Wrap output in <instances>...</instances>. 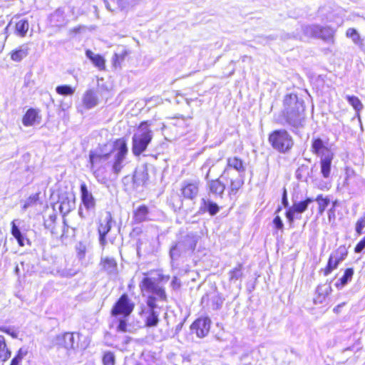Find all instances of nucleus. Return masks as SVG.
Masks as SVG:
<instances>
[{"instance_id":"1","label":"nucleus","mask_w":365,"mask_h":365,"mask_svg":"<svg viewBox=\"0 0 365 365\" xmlns=\"http://www.w3.org/2000/svg\"><path fill=\"white\" fill-rule=\"evenodd\" d=\"M128 152V148L124 139L115 141L112 150L108 153L101 150L90 151L91 170L97 181L103 184L107 182L108 169L115 175H118L125 165Z\"/></svg>"},{"instance_id":"36","label":"nucleus","mask_w":365,"mask_h":365,"mask_svg":"<svg viewBox=\"0 0 365 365\" xmlns=\"http://www.w3.org/2000/svg\"><path fill=\"white\" fill-rule=\"evenodd\" d=\"M346 99L348 103L354 108V109L359 112L363 108V104L361 103L359 98L355 96H346Z\"/></svg>"},{"instance_id":"11","label":"nucleus","mask_w":365,"mask_h":365,"mask_svg":"<svg viewBox=\"0 0 365 365\" xmlns=\"http://www.w3.org/2000/svg\"><path fill=\"white\" fill-rule=\"evenodd\" d=\"M207 189L209 197L217 201L223 198L225 185L220 179L212 180L207 181Z\"/></svg>"},{"instance_id":"22","label":"nucleus","mask_w":365,"mask_h":365,"mask_svg":"<svg viewBox=\"0 0 365 365\" xmlns=\"http://www.w3.org/2000/svg\"><path fill=\"white\" fill-rule=\"evenodd\" d=\"M311 151L319 158H322L327 151H331V150L324 145V141L321 138H318L312 140Z\"/></svg>"},{"instance_id":"39","label":"nucleus","mask_w":365,"mask_h":365,"mask_svg":"<svg viewBox=\"0 0 365 365\" xmlns=\"http://www.w3.org/2000/svg\"><path fill=\"white\" fill-rule=\"evenodd\" d=\"M129 54V51L125 49H122L118 53H115L113 58V64L115 67L120 66L121 62L125 59V56Z\"/></svg>"},{"instance_id":"26","label":"nucleus","mask_w":365,"mask_h":365,"mask_svg":"<svg viewBox=\"0 0 365 365\" xmlns=\"http://www.w3.org/2000/svg\"><path fill=\"white\" fill-rule=\"evenodd\" d=\"M313 202L314 198L307 197L303 201L294 202L291 207L297 214H302L307 210L309 205Z\"/></svg>"},{"instance_id":"49","label":"nucleus","mask_w":365,"mask_h":365,"mask_svg":"<svg viewBox=\"0 0 365 365\" xmlns=\"http://www.w3.org/2000/svg\"><path fill=\"white\" fill-rule=\"evenodd\" d=\"M274 227L278 230H282L284 227L283 222L279 216H276L273 220Z\"/></svg>"},{"instance_id":"6","label":"nucleus","mask_w":365,"mask_h":365,"mask_svg":"<svg viewBox=\"0 0 365 365\" xmlns=\"http://www.w3.org/2000/svg\"><path fill=\"white\" fill-rule=\"evenodd\" d=\"M197 241L195 237H185L170 249V257L171 262L178 260L182 255H190L195 249Z\"/></svg>"},{"instance_id":"28","label":"nucleus","mask_w":365,"mask_h":365,"mask_svg":"<svg viewBox=\"0 0 365 365\" xmlns=\"http://www.w3.org/2000/svg\"><path fill=\"white\" fill-rule=\"evenodd\" d=\"M148 208L145 205L138 207L134 212L133 219L136 223H140L147 220Z\"/></svg>"},{"instance_id":"62","label":"nucleus","mask_w":365,"mask_h":365,"mask_svg":"<svg viewBox=\"0 0 365 365\" xmlns=\"http://www.w3.org/2000/svg\"><path fill=\"white\" fill-rule=\"evenodd\" d=\"M14 272L16 275H19L20 274V268L19 266L17 264L14 269Z\"/></svg>"},{"instance_id":"3","label":"nucleus","mask_w":365,"mask_h":365,"mask_svg":"<svg viewBox=\"0 0 365 365\" xmlns=\"http://www.w3.org/2000/svg\"><path fill=\"white\" fill-rule=\"evenodd\" d=\"M284 123L291 128L293 133L304 128L306 121L304 101L296 94L287 95L284 99V109L282 115Z\"/></svg>"},{"instance_id":"15","label":"nucleus","mask_w":365,"mask_h":365,"mask_svg":"<svg viewBox=\"0 0 365 365\" xmlns=\"http://www.w3.org/2000/svg\"><path fill=\"white\" fill-rule=\"evenodd\" d=\"M22 221L20 219H15L11 222V233L12 236L16 240L18 245L20 247H24L26 244H29V240L26 237L25 230L23 231L20 229V225Z\"/></svg>"},{"instance_id":"34","label":"nucleus","mask_w":365,"mask_h":365,"mask_svg":"<svg viewBox=\"0 0 365 365\" xmlns=\"http://www.w3.org/2000/svg\"><path fill=\"white\" fill-rule=\"evenodd\" d=\"M335 262L339 264L347 256V250L345 247L340 246L331 255Z\"/></svg>"},{"instance_id":"46","label":"nucleus","mask_w":365,"mask_h":365,"mask_svg":"<svg viewBox=\"0 0 365 365\" xmlns=\"http://www.w3.org/2000/svg\"><path fill=\"white\" fill-rule=\"evenodd\" d=\"M365 227V220L364 218L359 219L356 224V232L358 235H361L362 230Z\"/></svg>"},{"instance_id":"16","label":"nucleus","mask_w":365,"mask_h":365,"mask_svg":"<svg viewBox=\"0 0 365 365\" xmlns=\"http://www.w3.org/2000/svg\"><path fill=\"white\" fill-rule=\"evenodd\" d=\"M227 167L225 168L223 174L221 175V178L230 175L232 169H234L236 171H237L240 175L245 173V165L242 159L235 156L230 157L227 158Z\"/></svg>"},{"instance_id":"53","label":"nucleus","mask_w":365,"mask_h":365,"mask_svg":"<svg viewBox=\"0 0 365 365\" xmlns=\"http://www.w3.org/2000/svg\"><path fill=\"white\" fill-rule=\"evenodd\" d=\"M211 165H212V161L210 160H208L204 163V165L202 167V170L207 169V172L205 175L206 179L208 178Z\"/></svg>"},{"instance_id":"19","label":"nucleus","mask_w":365,"mask_h":365,"mask_svg":"<svg viewBox=\"0 0 365 365\" xmlns=\"http://www.w3.org/2000/svg\"><path fill=\"white\" fill-rule=\"evenodd\" d=\"M82 102L86 109L96 107L98 103V98L96 92L91 89L86 91L82 97Z\"/></svg>"},{"instance_id":"30","label":"nucleus","mask_w":365,"mask_h":365,"mask_svg":"<svg viewBox=\"0 0 365 365\" xmlns=\"http://www.w3.org/2000/svg\"><path fill=\"white\" fill-rule=\"evenodd\" d=\"M346 36L347 38H351L352 42L355 45L359 47H361L363 45L364 40L361 38L360 34L355 29H348L346 32Z\"/></svg>"},{"instance_id":"25","label":"nucleus","mask_w":365,"mask_h":365,"mask_svg":"<svg viewBox=\"0 0 365 365\" xmlns=\"http://www.w3.org/2000/svg\"><path fill=\"white\" fill-rule=\"evenodd\" d=\"M353 275L354 269L352 268H347L344 275L335 283L336 287L338 289H341L351 280Z\"/></svg>"},{"instance_id":"40","label":"nucleus","mask_w":365,"mask_h":365,"mask_svg":"<svg viewBox=\"0 0 365 365\" xmlns=\"http://www.w3.org/2000/svg\"><path fill=\"white\" fill-rule=\"evenodd\" d=\"M38 200V193L31 195L24 201L23 206H22V209L24 210H26L29 207L36 205Z\"/></svg>"},{"instance_id":"2","label":"nucleus","mask_w":365,"mask_h":365,"mask_svg":"<svg viewBox=\"0 0 365 365\" xmlns=\"http://www.w3.org/2000/svg\"><path fill=\"white\" fill-rule=\"evenodd\" d=\"M139 287L143 294H152L148 297L146 305L141 307L140 314L145 318V324L148 327H156L159 322L160 308L156 300L165 301L166 294L165 289L159 286L155 279L144 277Z\"/></svg>"},{"instance_id":"24","label":"nucleus","mask_w":365,"mask_h":365,"mask_svg":"<svg viewBox=\"0 0 365 365\" xmlns=\"http://www.w3.org/2000/svg\"><path fill=\"white\" fill-rule=\"evenodd\" d=\"M86 56L100 70L105 68V59L103 56L99 54H95L91 50H86Z\"/></svg>"},{"instance_id":"45","label":"nucleus","mask_w":365,"mask_h":365,"mask_svg":"<svg viewBox=\"0 0 365 365\" xmlns=\"http://www.w3.org/2000/svg\"><path fill=\"white\" fill-rule=\"evenodd\" d=\"M116 330L119 332H123V333L127 331V322L125 319H121L118 321V324L116 327Z\"/></svg>"},{"instance_id":"29","label":"nucleus","mask_w":365,"mask_h":365,"mask_svg":"<svg viewBox=\"0 0 365 365\" xmlns=\"http://www.w3.org/2000/svg\"><path fill=\"white\" fill-rule=\"evenodd\" d=\"M11 352L7 347L5 338L0 335V362H4L11 357Z\"/></svg>"},{"instance_id":"20","label":"nucleus","mask_w":365,"mask_h":365,"mask_svg":"<svg viewBox=\"0 0 365 365\" xmlns=\"http://www.w3.org/2000/svg\"><path fill=\"white\" fill-rule=\"evenodd\" d=\"M210 199L202 198L200 212H208L210 215L213 216L219 212L220 207L216 202H212Z\"/></svg>"},{"instance_id":"52","label":"nucleus","mask_w":365,"mask_h":365,"mask_svg":"<svg viewBox=\"0 0 365 365\" xmlns=\"http://www.w3.org/2000/svg\"><path fill=\"white\" fill-rule=\"evenodd\" d=\"M56 215H51L48 217V220H45L44 225L46 228H50L51 227V225L54 223L56 221Z\"/></svg>"},{"instance_id":"4","label":"nucleus","mask_w":365,"mask_h":365,"mask_svg":"<svg viewBox=\"0 0 365 365\" xmlns=\"http://www.w3.org/2000/svg\"><path fill=\"white\" fill-rule=\"evenodd\" d=\"M148 121H143L139 125L137 132L132 137V152L135 156H140L150 143L153 133L149 128Z\"/></svg>"},{"instance_id":"7","label":"nucleus","mask_w":365,"mask_h":365,"mask_svg":"<svg viewBox=\"0 0 365 365\" xmlns=\"http://www.w3.org/2000/svg\"><path fill=\"white\" fill-rule=\"evenodd\" d=\"M135 304L127 294H122L113 306L111 314L113 316L122 315L128 317L133 312Z\"/></svg>"},{"instance_id":"18","label":"nucleus","mask_w":365,"mask_h":365,"mask_svg":"<svg viewBox=\"0 0 365 365\" xmlns=\"http://www.w3.org/2000/svg\"><path fill=\"white\" fill-rule=\"evenodd\" d=\"M81 200L87 210L93 209L96 205L95 199L91 192L88 191L87 185L85 182L81 185Z\"/></svg>"},{"instance_id":"31","label":"nucleus","mask_w":365,"mask_h":365,"mask_svg":"<svg viewBox=\"0 0 365 365\" xmlns=\"http://www.w3.org/2000/svg\"><path fill=\"white\" fill-rule=\"evenodd\" d=\"M314 201H316L318 204V212L319 215H322L330 203V198L328 196L323 197V195H318Z\"/></svg>"},{"instance_id":"8","label":"nucleus","mask_w":365,"mask_h":365,"mask_svg":"<svg viewBox=\"0 0 365 365\" xmlns=\"http://www.w3.org/2000/svg\"><path fill=\"white\" fill-rule=\"evenodd\" d=\"M304 31L307 36L317 37L326 41H332L334 34L331 27L318 25L307 26L304 28Z\"/></svg>"},{"instance_id":"9","label":"nucleus","mask_w":365,"mask_h":365,"mask_svg":"<svg viewBox=\"0 0 365 365\" xmlns=\"http://www.w3.org/2000/svg\"><path fill=\"white\" fill-rule=\"evenodd\" d=\"M113 224V217L109 212H106L100 218L98 231L99 234V242L103 247L107 243L106 235L110 232Z\"/></svg>"},{"instance_id":"55","label":"nucleus","mask_w":365,"mask_h":365,"mask_svg":"<svg viewBox=\"0 0 365 365\" xmlns=\"http://www.w3.org/2000/svg\"><path fill=\"white\" fill-rule=\"evenodd\" d=\"M282 203L285 207H288V205H289L287 195V190L285 188H284V191H283V194H282Z\"/></svg>"},{"instance_id":"48","label":"nucleus","mask_w":365,"mask_h":365,"mask_svg":"<svg viewBox=\"0 0 365 365\" xmlns=\"http://www.w3.org/2000/svg\"><path fill=\"white\" fill-rule=\"evenodd\" d=\"M297 214L290 207L286 212V217L290 224H292L294 220V215Z\"/></svg>"},{"instance_id":"37","label":"nucleus","mask_w":365,"mask_h":365,"mask_svg":"<svg viewBox=\"0 0 365 365\" xmlns=\"http://www.w3.org/2000/svg\"><path fill=\"white\" fill-rule=\"evenodd\" d=\"M73 207V202H71L68 198L63 199L60 202L59 210L63 215L70 212Z\"/></svg>"},{"instance_id":"56","label":"nucleus","mask_w":365,"mask_h":365,"mask_svg":"<svg viewBox=\"0 0 365 365\" xmlns=\"http://www.w3.org/2000/svg\"><path fill=\"white\" fill-rule=\"evenodd\" d=\"M0 331L10 334L13 338H16L17 337L16 332H15L14 331H11L10 329H8V328H6V327H0Z\"/></svg>"},{"instance_id":"54","label":"nucleus","mask_w":365,"mask_h":365,"mask_svg":"<svg viewBox=\"0 0 365 365\" xmlns=\"http://www.w3.org/2000/svg\"><path fill=\"white\" fill-rule=\"evenodd\" d=\"M322 289V287L319 286L317 289V292L319 293V297L321 295H323V299L325 298V297L329 294V291H331V287H326L324 292L323 293H321V291Z\"/></svg>"},{"instance_id":"61","label":"nucleus","mask_w":365,"mask_h":365,"mask_svg":"<svg viewBox=\"0 0 365 365\" xmlns=\"http://www.w3.org/2000/svg\"><path fill=\"white\" fill-rule=\"evenodd\" d=\"M344 305V303L337 305L336 307H334V311L335 312H339L340 309Z\"/></svg>"},{"instance_id":"57","label":"nucleus","mask_w":365,"mask_h":365,"mask_svg":"<svg viewBox=\"0 0 365 365\" xmlns=\"http://www.w3.org/2000/svg\"><path fill=\"white\" fill-rule=\"evenodd\" d=\"M23 359V356H20L19 354H17L11 362L10 365H19L21 361Z\"/></svg>"},{"instance_id":"50","label":"nucleus","mask_w":365,"mask_h":365,"mask_svg":"<svg viewBox=\"0 0 365 365\" xmlns=\"http://www.w3.org/2000/svg\"><path fill=\"white\" fill-rule=\"evenodd\" d=\"M76 273L77 272L73 269H63L61 272L60 274L62 277H71L76 275Z\"/></svg>"},{"instance_id":"42","label":"nucleus","mask_w":365,"mask_h":365,"mask_svg":"<svg viewBox=\"0 0 365 365\" xmlns=\"http://www.w3.org/2000/svg\"><path fill=\"white\" fill-rule=\"evenodd\" d=\"M243 184V181L241 178H236L235 180H231L230 181V193L235 194L237 190L241 187Z\"/></svg>"},{"instance_id":"59","label":"nucleus","mask_w":365,"mask_h":365,"mask_svg":"<svg viewBox=\"0 0 365 365\" xmlns=\"http://www.w3.org/2000/svg\"><path fill=\"white\" fill-rule=\"evenodd\" d=\"M176 198L178 200V202L177 205H174L173 204V207H174L175 210H180L182 207V201L180 199H178V197H176Z\"/></svg>"},{"instance_id":"51","label":"nucleus","mask_w":365,"mask_h":365,"mask_svg":"<svg viewBox=\"0 0 365 365\" xmlns=\"http://www.w3.org/2000/svg\"><path fill=\"white\" fill-rule=\"evenodd\" d=\"M365 248V237L356 245L354 251L360 253Z\"/></svg>"},{"instance_id":"47","label":"nucleus","mask_w":365,"mask_h":365,"mask_svg":"<svg viewBox=\"0 0 365 365\" xmlns=\"http://www.w3.org/2000/svg\"><path fill=\"white\" fill-rule=\"evenodd\" d=\"M76 250L78 252V255L79 257L82 258L85 256L86 247V245L83 243L80 242L78 246L76 247Z\"/></svg>"},{"instance_id":"10","label":"nucleus","mask_w":365,"mask_h":365,"mask_svg":"<svg viewBox=\"0 0 365 365\" xmlns=\"http://www.w3.org/2000/svg\"><path fill=\"white\" fill-rule=\"evenodd\" d=\"M141 1L142 0H104V3L106 9L110 11H128Z\"/></svg>"},{"instance_id":"32","label":"nucleus","mask_w":365,"mask_h":365,"mask_svg":"<svg viewBox=\"0 0 365 365\" xmlns=\"http://www.w3.org/2000/svg\"><path fill=\"white\" fill-rule=\"evenodd\" d=\"M29 24L26 19H21L16 24V32L21 36L24 37L29 30Z\"/></svg>"},{"instance_id":"58","label":"nucleus","mask_w":365,"mask_h":365,"mask_svg":"<svg viewBox=\"0 0 365 365\" xmlns=\"http://www.w3.org/2000/svg\"><path fill=\"white\" fill-rule=\"evenodd\" d=\"M172 285L173 286V287H179L180 285V280L176 277H175L173 280H172Z\"/></svg>"},{"instance_id":"38","label":"nucleus","mask_w":365,"mask_h":365,"mask_svg":"<svg viewBox=\"0 0 365 365\" xmlns=\"http://www.w3.org/2000/svg\"><path fill=\"white\" fill-rule=\"evenodd\" d=\"M75 88H72L68 85L58 86L56 88V91L61 96H72L75 92Z\"/></svg>"},{"instance_id":"43","label":"nucleus","mask_w":365,"mask_h":365,"mask_svg":"<svg viewBox=\"0 0 365 365\" xmlns=\"http://www.w3.org/2000/svg\"><path fill=\"white\" fill-rule=\"evenodd\" d=\"M147 178L148 173L145 170L135 172L133 175V180L138 184L144 183Z\"/></svg>"},{"instance_id":"64","label":"nucleus","mask_w":365,"mask_h":365,"mask_svg":"<svg viewBox=\"0 0 365 365\" xmlns=\"http://www.w3.org/2000/svg\"><path fill=\"white\" fill-rule=\"evenodd\" d=\"M280 210H281V207H279L277 208V211H276V212H279Z\"/></svg>"},{"instance_id":"60","label":"nucleus","mask_w":365,"mask_h":365,"mask_svg":"<svg viewBox=\"0 0 365 365\" xmlns=\"http://www.w3.org/2000/svg\"><path fill=\"white\" fill-rule=\"evenodd\" d=\"M63 14L62 11L59 9L56 10L54 14L52 15V17H55L56 16H61Z\"/></svg>"},{"instance_id":"44","label":"nucleus","mask_w":365,"mask_h":365,"mask_svg":"<svg viewBox=\"0 0 365 365\" xmlns=\"http://www.w3.org/2000/svg\"><path fill=\"white\" fill-rule=\"evenodd\" d=\"M115 358L113 352H106L103 356V365H115Z\"/></svg>"},{"instance_id":"12","label":"nucleus","mask_w":365,"mask_h":365,"mask_svg":"<svg viewBox=\"0 0 365 365\" xmlns=\"http://www.w3.org/2000/svg\"><path fill=\"white\" fill-rule=\"evenodd\" d=\"M74 334L75 333L66 332L57 336L56 339V345L66 349L68 354L78 346Z\"/></svg>"},{"instance_id":"17","label":"nucleus","mask_w":365,"mask_h":365,"mask_svg":"<svg viewBox=\"0 0 365 365\" xmlns=\"http://www.w3.org/2000/svg\"><path fill=\"white\" fill-rule=\"evenodd\" d=\"M333 158L334 153L332 151H327L325 154L320 158L321 173L324 178L330 177Z\"/></svg>"},{"instance_id":"27","label":"nucleus","mask_w":365,"mask_h":365,"mask_svg":"<svg viewBox=\"0 0 365 365\" xmlns=\"http://www.w3.org/2000/svg\"><path fill=\"white\" fill-rule=\"evenodd\" d=\"M38 118V113L34 108L29 109L23 117L22 123L25 126H31Z\"/></svg>"},{"instance_id":"5","label":"nucleus","mask_w":365,"mask_h":365,"mask_svg":"<svg viewBox=\"0 0 365 365\" xmlns=\"http://www.w3.org/2000/svg\"><path fill=\"white\" fill-rule=\"evenodd\" d=\"M269 142L274 150L281 153H288L294 145L292 137L284 129L271 133L269 135Z\"/></svg>"},{"instance_id":"21","label":"nucleus","mask_w":365,"mask_h":365,"mask_svg":"<svg viewBox=\"0 0 365 365\" xmlns=\"http://www.w3.org/2000/svg\"><path fill=\"white\" fill-rule=\"evenodd\" d=\"M101 264L104 271L109 275H116L118 273L117 262L114 258L105 257L101 258Z\"/></svg>"},{"instance_id":"23","label":"nucleus","mask_w":365,"mask_h":365,"mask_svg":"<svg viewBox=\"0 0 365 365\" xmlns=\"http://www.w3.org/2000/svg\"><path fill=\"white\" fill-rule=\"evenodd\" d=\"M30 48L28 43H24L13 51L11 53V58L16 62H20L29 53Z\"/></svg>"},{"instance_id":"41","label":"nucleus","mask_w":365,"mask_h":365,"mask_svg":"<svg viewBox=\"0 0 365 365\" xmlns=\"http://www.w3.org/2000/svg\"><path fill=\"white\" fill-rule=\"evenodd\" d=\"M338 264L335 262L334 257L330 255L327 267L324 269V274L325 276L329 275L334 269H336Z\"/></svg>"},{"instance_id":"33","label":"nucleus","mask_w":365,"mask_h":365,"mask_svg":"<svg viewBox=\"0 0 365 365\" xmlns=\"http://www.w3.org/2000/svg\"><path fill=\"white\" fill-rule=\"evenodd\" d=\"M224 299L217 293L212 294L210 299V306L213 310L220 309L223 304Z\"/></svg>"},{"instance_id":"14","label":"nucleus","mask_w":365,"mask_h":365,"mask_svg":"<svg viewBox=\"0 0 365 365\" xmlns=\"http://www.w3.org/2000/svg\"><path fill=\"white\" fill-rule=\"evenodd\" d=\"M181 193L186 199L193 200L199 193V182L196 180H185L182 183Z\"/></svg>"},{"instance_id":"35","label":"nucleus","mask_w":365,"mask_h":365,"mask_svg":"<svg viewBox=\"0 0 365 365\" xmlns=\"http://www.w3.org/2000/svg\"><path fill=\"white\" fill-rule=\"evenodd\" d=\"M229 279L231 282H235L242 276V264H238L237 267L229 272Z\"/></svg>"},{"instance_id":"63","label":"nucleus","mask_w":365,"mask_h":365,"mask_svg":"<svg viewBox=\"0 0 365 365\" xmlns=\"http://www.w3.org/2000/svg\"><path fill=\"white\" fill-rule=\"evenodd\" d=\"M247 58H251L250 57H248L247 56H244L242 58V61H245Z\"/></svg>"},{"instance_id":"13","label":"nucleus","mask_w":365,"mask_h":365,"mask_svg":"<svg viewBox=\"0 0 365 365\" xmlns=\"http://www.w3.org/2000/svg\"><path fill=\"white\" fill-rule=\"evenodd\" d=\"M211 321L208 317H201L196 319L191 325L192 332H195L197 337L203 338L207 335L210 329Z\"/></svg>"}]
</instances>
